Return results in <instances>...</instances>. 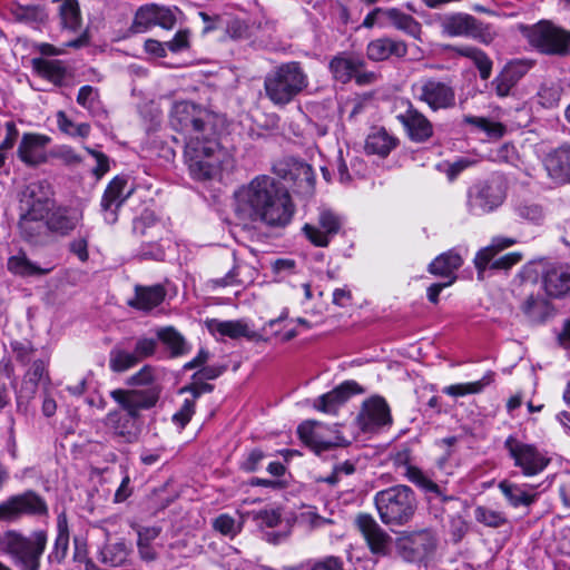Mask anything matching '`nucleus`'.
<instances>
[{"instance_id": "1", "label": "nucleus", "mask_w": 570, "mask_h": 570, "mask_svg": "<svg viewBox=\"0 0 570 570\" xmlns=\"http://www.w3.org/2000/svg\"><path fill=\"white\" fill-rule=\"evenodd\" d=\"M236 214L243 219L284 227L293 218L294 205L287 189L275 178L261 175L235 194Z\"/></svg>"}, {"instance_id": "2", "label": "nucleus", "mask_w": 570, "mask_h": 570, "mask_svg": "<svg viewBox=\"0 0 570 570\" xmlns=\"http://www.w3.org/2000/svg\"><path fill=\"white\" fill-rule=\"evenodd\" d=\"M110 396L120 410L110 411L106 415V426L116 439L125 443L136 442L140 433V411L149 410L157 404L160 389L157 386L134 390L117 389L110 392Z\"/></svg>"}, {"instance_id": "3", "label": "nucleus", "mask_w": 570, "mask_h": 570, "mask_svg": "<svg viewBox=\"0 0 570 570\" xmlns=\"http://www.w3.org/2000/svg\"><path fill=\"white\" fill-rule=\"evenodd\" d=\"M184 156L190 176L199 181L216 179L234 167V158L219 144L217 132L187 139Z\"/></svg>"}, {"instance_id": "4", "label": "nucleus", "mask_w": 570, "mask_h": 570, "mask_svg": "<svg viewBox=\"0 0 570 570\" xmlns=\"http://www.w3.org/2000/svg\"><path fill=\"white\" fill-rule=\"evenodd\" d=\"M48 543L45 530L24 534L18 530L0 533V556L8 557L19 570H40L41 557Z\"/></svg>"}, {"instance_id": "5", "label": "nucleus", "mask_w": 570, "mask_h": 570, "mask_svg": "<svg viewBox=\"0 0 570 570\" xmlns=\"http://www.w3.org/2000/svg\"><path fill=\"white\" fill-rule=\"evenodd\" d=\"M308 86V76L297 61L279 65L264 78V90L276 107L291 104Z\"/></svg>"}, {"instance_id": "6", "label": "nucleus", "mask_w": 570, "mask_h": 570, "mask_svg": "<svg viewBox=\"0 0 570 570\" xmlns=\"http://www.w3.org/2000/svg\"><path fill=\"white\" fill-rule=\"evenodd\" d=\"M218 116L191 101H176L169 112L171 128L184 135L185 141L205 135H215Z\"/></svg>"}, {"instance_id": "7", "label": "nucleus", "mask_w": 570, "mask_h": 570, "mask_svg": "<svg viewBox=\"0 0 570 570\" xmlns=\"http://www.w3.org/2000/svg\"><path fill=\"white\" fill-rule=\"evenodd\" d=\"M374 503L381 521L389 525H404L414 515L417 501L414 491L403 484L379 491Z\"/></svg>"}, {"instance_id": "8", "label": "nucleus", "mask_w": 570, "mask_h": 570, "mask_svg": "<svg viewBox=\"0 0 570 570\" xmlns=\"http://www.w3.org/2000/svg\"><path fill=\"white\" fill-rule=\"evenodd\" d=\"M530 46L549 56L566 57L570 55V31L550 21L541 20L532 26L519 27Z\"/></svg>"}, {"instance_id": "9", "label": "nucleus", "mask_w": 570, "mask_h": 570, "mask_svg": "<svg viewBox=\"0 0 570 570\" xmlns=\"http://www.w3.org/2000/svg\"><path fill=\"white\" fill-rule=\"evenodd\" d=\"M411 92L433 112L452 109L456 104V90L448 77H423L412 83Z\"/></svg>"}, {"instance_id": "10", "label": "nucleus", "mask_w": 570, "mask_h": 570, "mask_svg": "<svg viewBox=\"0 0 570 570\" xmlns=\"http://www.w3.org/2000/svg\"><path fill=\"white\" fill-rule=\"evenodd\" d=\"M466 207L472 215L489 214L499 208L505 200L507 186L499 176L473 184L466 194Z\"/></svg>"}, {"instance_id": "11", "label": "nucleus", "mask_w": 570, "mask_h": 570, "mask_svg": "<svg viewBox=\"0 0 570 570\" xmlns=\"http://www.w3.org/2000/svg\"><path fill=\"white\" fill-rule=\"evenodd\" d=\"M297 434L301 441L317 455L334 448L350 444L342 435L337 424L326 425L315 421H306L298 425Z\"/></svg>"}, {"instance_id": "12", "label": "nucleus", "mask_w": 570, "mask_h": 570, "mask_svg": "<svg viewBox=\"0 0 570 570\" xmlns=\"http://www.w3.org/2000/svg\"><path fill=\"white\" fill-rule=\"evenodd\" d=\"M46 500L32 490L9 497L0 503V521H14L21 515H47Z\"/></svg>"}, {"instance_id": "13", "label": "nucleus", "mask_w": 570, "mask_h": 570, "mask_svg": "<svg viewBox=\"0 0 570 570\" xmlns=\"http://www.w3.org/2000/svg\"><path fill=\"white\" fill-rule=\"evenodd\" d=\"M441 27L443 32L451 37H469L483 43H490L494 38L490 26L466 13L445 16Z\"/></svg>"}, {"instance_id": "14", "label": "nucleus", "mask_w": 570, "mask_h": 570, "mask_svg": "<svg viewBox=\"0 0 570 570\" xmlns=\"http://www.w3.org/2000/svg\"><path fill=\"white\" fill-rule=\"evenodd\" d=\"M365 66L366 62L361 56L346 52L333 57L330 61L331 72L342 83H347L353 78L357 85L374 82L376 75L373 71H366Z\"/></svg>"}, {"instance_id": "15", "label": "nucleus", "mask_w": 570, "mask_h": 570, "mask_svg": "<svg viewBox=\"0 0 570 570\" xmlns=\"http://www.w3.org/2000/svg\"><path fill=\"white\" fill-rule=\"evenodd\" d=\"M504 446L514 460L515 466H519L527 476L541 473L549 463V459L534 445L522 443L512 435L505 440Z\"/></svg>"}, {"instance_id": "16", "label": "nucleus", "mask_w": 570, "mask_h": 570, "mask_svg": "<svg viewBox=\"0 0 570 570\" xmlns=\"http://www.w3.org/2000/svg\"><path fill=\"white\" fill-rule=\"evenodd\" d=\"M402 104L405 109L396 115V119L403 126L406 136L413 142H426L434 134L433 124L411 100L405 99Z\"/></svg>"}, {"instance_id": "17", "label": "nucleus", "mask_w": 570, "mask_h": 570, "mask_svg": "<svg viewBox=\"0 0 570 570\" xmlns=\"http://www.w3.org/2000/svg\"><path fill=\"white\" fill-rule=\"evenodd\" d=\"M343 225L342 217L328 208H321L316 224L306 223L302 230L306 238L317 247L328 246Z\"/></svg>"}, {"instance_id": "18", "label": "nucleus", "mask_w": 570, "mask_h": 570, "mask_svg": "<svg viewBox=\"0 0 570 570\" xmlns=\"http://www.w3.org/2000/svg\"><path fill=\"white\" fill-rule=\"evenodd\" d=\"M397 547L405 561L420 562L434 551L436 539L430 530L413 531L400 538Z\"/></svg>"}, {"instance_id": "19", "label": "nucleus", "mask_w": 570, "mask_h": 570, "mask_svg": "<svg viewBox=\"0 0 570 570\" xmlns=\"http://www.w3.org/2000/svg\"><path fill=\"white\" fill-rule=\"evenodd\" d=\"M132 191V186L129 184L128 179L122 176L115 177L108 184L100 204L106 223L115 224L117 222V210Z\"/></svg>"}, {"instance_id": "20", "label": "nucleus", "mask_w": 570, "mask_h": 570, "mask_svg": "<svg viewBox=\"0 0 570 570\" xmlns=\"http://www.w3.org/2000/svg\"><path fill=\"white\" fill-rule=\"evenodd\" d=\"M357 525L372 554L382 558L392 552V537L371 515L361 514L357 518Z\"/></svg>"}, {"instance_id": "21", "label": "nucleus", "mask_w": 570, "mask_h": 570, "mask_svg": "<svg viewBox=\"0 0 570 570\" xmlns=\"http://www.w3.org/2000/svg\"><path fill=\"white\" fill-rule=\"evenodd\" d=\"M357 422L364 432H374L382 426L390 425L392 416L386 401L380 396L365 401L357 415Z\"/></svg>"}, {"instance_id": "22", "label": "nucleus", "mask_w": 570, "mask_h": 570, "mask_svg": "<svg viewBox=\"0 0 570 570\" xmlns=\"http://www.w3.org/2000/svg\"><path fill=\"white\" fill-rule=\"evenodd\" d=\"M50 186L46 183H33L27 187L22 200V213L33 217L47 218L52 207Z\"/></svg>"}, {"instance_id": "23", "label": "nucleus", "mask_w": 570, "mask_h": 570, "mask_svg": "<svg viewBox=\"0 0 570 570\" xmlns=\"http://www.w3.org/2000/svg\"><path fill=\"white\" fill-rule=\"evenodd\" d=\"M50 142L46 135L27 132L22 136L17 154L28 166H38L47 160L45 148Z\"/></svg>"}, {"instance_id": "24", "label": "nucleus", "mask_w": 570, "mask_h": 570, "mask_svg": "<svg viewBox=\"0 0 570 570\" xmlns=\"http://www.w3.org/2000/svg\"><path fill=\"white\" fill-rule=\"evenodd\" d=\"M406 55L407 46L404 41L386 36L371 40L366 46V57L374 62L385 61L392 57L404 58Z\"/></svg>"}, {"instance_id": "25", "label": "nucleus", "mask_w": 570, "mask_h": 570, "mask_svg": "<svg viewBox=\"0 0 570 570\" xmlns=\"http://www.w3.org/2000/svg\"><path fill=\"white\" fill-rule=\"evenodd\" d=\"M364 390L355 381H345L334 390L321 395L316 409L325 413H335L352 395L361 394Z\"/></svg>"}, {"instance_id": "26", "label": "nucleus", "mask_w": 570, "mask_h": 570, "mask_svg": "<svg viewBox=\"0 0 570 570\" xmlns=\"http://www.w3.org/2000/svg\"><path fill=\"white\" fill-rule=\"evenodd\" d=\"M543 164L552 180L558 184L570 181V146H561L549 153Z\"/></svg>"}, {"instance_id": "27", "label": "nucleus", "mask_w": 570, "mask_h": 570, "mask_svg": "<svg viewBox=\"0 0 570 570\" xmlns=\"http://www.w3.org/2000/svg\"><path fill=\"white\" fill-rule=\"evenodd\" d=\"M18 228L21 238L32 245L45 244L49 237L46 218L33 217L32 215L21 213Z\"/></svg>"}, {"instance_id": "28", "label": "nucleus", "mask_w": 570, "mask_h": 570, "mask_svg": "<svg viewBox=\"0 0 570 570\" xmlns=\"http://www.w3.org/2000/svg\"><path fill=\"white\" fill-rule=\"evenodd\" d=\"M543 287L549 296L560 297L570 293V265H553L543 274Z\"/></svg>"}, {"instance_id": "29", "label": "nucleus", "mask_w": 570, "mask_h": 570, "mask_svg": "<svg viewBox=\"0 0 570 570\" xmlns=\"http://www.w3.org/2000/svg\"><path fill=\"white\" fill-rule=\"evenodd\" d=\"M82 218V213L73 207H57L47 219L49 233L68 235L71 233Z\"/></svg>"}, {"instance_id": "30", "label": "nucleus", "mask_w": 570, "mask_h": 570, "mask_svg": "<svg viewBox=\"0 0 570 570\" xmlns=\"http://www.w3.org/2000/svg\"><path fill=\"white\" fill-rule=\"evenodd\" d=\"M399 139L384 128H373L365 140V151L385 158L396 148Z\"/></svg>"}, {"instance_id": "31", "label": "nucleus", "mask_w": 570, "mask_h": 570, "mask_svg": "<svg viewBox=\"0 0 570 570\" xmlns=\"http://www.w3.org/2000/svg\"><path fill=\"white\" fill-rule=\"evenodd\" d=\"M166 296V289L163 285L153 286L137 285L135 287V297L129 301V305L140 311H151L157 307Z\"/></svg>"}, {"instance_id": "32", "label": "nucleus", "mask_w": 570, "mask_h": 570, "mask_svg": "<svg viewBox=\"0 0 570 570\" xmlns=\"http://www.w3.org/2000/svg\"><path fill=\"white\" fill-rule=\"evenodd\" d=\"M8 10L13 19L18 22L26 23L38 28L45 23L48 16L43 7L39 4H20L18 2H11L8 6Z\"/></svg>"}, {"instance_id": "33", "label": "nucleus", "mask_w": 570, "mask_h": 570, "mask_svg": "<svg viewBox=\"0 0 570 570\" xmlns=\"http://www.w3.org/2000/svg\"><path fill=\"white\" fill-rule=\"evenodd\" d=\"M207 328L210 333H217L222 336H227L233 340L240 337H253V332L249 326L240 320L236 321H219L216 318L206 322Z\"/></svg>"}, {"instance_id": "34", "label": "nucleus", "mask_w": 570, "mask_h": 570, "mask_svg": "<svg viewBox=\"0 0 570 570\" xmlns=\"http://www.w3.org/2000/svg\"><path fill=\"white\" fill-rule=\"evenodd\" d=\"M463 264L462 257L453 249L439 255L429 265V272L435 276H442L449 279L456 277L454 275Z\"/></svg>"}, {"instance_id": "35", "label": "nucleus", "mask_w": 570, "mask_h": 570, "mask_svg": "<svg viewBox=\"0 0 570 570\" xmlns=\"http://www.w3.org/2000/svg\"><path fill=\"white\" fill-rule=\"evenodd\" d=\"M160 533V527H140L137 530V549L141 560L151 562L158 558V551L153 542Z\"/></svg>"}, {"instance_id": "36", "label": "nucleus", "mask_w": 570, "mask_h": 570, "mask_svg": "<svg viewBox=\"0 0 570 570\" xmlns=\"http://www.w3.org/2000/svg\"><path fill=\"white\" fill-rule=\"evenodd\" d=\"M69 550V529L65 514H60L57 520V537L52 550L48 554L50 563L61 564Z\"/></svg>"}, {"instance_id": "37", "label": "nucleus", "mask_w": 570, "mask_h": 570, "mask_svg": "<svg viewBox=\"0 0 570 570\" xmlns=\"http://www.w3.org/2000/svg\"><path fill=\"white\" fill-rule=\"evenodd\" d=\"M7 268L10 273L21 277L42 276L49 274L52 269L51 267L41 268L37 266L23 252L10 256L7 262Z\"/></svg>"}, {"instance_id": "38", "label": "nucleus", "mask_w": 570, "mask_h": 570, "mask_svg": "<svg viewBox=\"0 0 570 570\" xmlns=\"http://www.w3.org/2000/svg\"><path fill=\"white\" fill-rule=\"evenodd\" d=\"M514 216L532 224H540L546 216L544 208L530 198H517L512 203Z\"/></svg>"}, {"instance_id": "39", "label": "nucleus", "mask_w": 570, "mask_h": 570, "mask_svg": "<svg viewBox=\"0 0 570 570\" xmlns=\"http://www.w3.org/2000/svg\"><path fill=\"white\" fill-rule=\"evenodd\" d=\"M514 243L513 238L498 236L492 239L490 246L479 250L474 258L479 278L482 277L483 272L488 268V265L495 257L498 252L512 246Z\"/></svg>"}, {"instance_id": "40", "label": "nucleus", "mask_w": 570, "mask_h": 570, "mask_svg": "<svg viewBox=\"0 0 570 570\" xmlns=\"http://www.w3.org/2000/svg\"><path fill=\"white\" fill-rule=\"evenodd\" d=\"M386 24L390 23L406 35L419 38L421 33V24L410 14L397 8H386Z\"/></svg>"}, {"instance_id": "41", "label": "nucleus", "mask_w": 570, "mask_h": 570, "mask_svg": "<svg viewBox=\"0 0 570 570\" xmlns=\"http://www.w3.org/2000/svg\"><path fill=\"white\" fill-rule=\"evenodd\" d=\"M521 308L531 323H542L551 314L549 302L540 295H529Z\"/></svg>"}, {"instance_id": "42", "label": "nucleus", "mask_w": 570, "mask_h": 570, "mask_svg": "<svg viewBox=\"0 0 570 570\" xmlns=\"http://www.w3.org/2000/svg\"><path fill=\"white\" fill-rule=\"evenodd\" d=\"M157 336L170 350L173 357L185 355L190 351L184 336L174 327L160 328Z\"/></svg>"}, {"instance_id": "43", "label": "nucleus", "mask_w": 570, "mask_h": 570, "mask_svg": "<svg viewBox=\"0 0 570 570\" xmlns=\"http://www.w3.org/2000/svg\"><path fill=\"white\" fill-rule=\"evenodd\" d=\"M499 489L508 502L514 508L521 505L528 507L537 500L535 493H530L523 490L521 487L508 481L500 482Z\"/></svg>"}, {"instance_id": "44", "label": "nucleus", "mask_w": 570, "mask_h": 570, "mask_svg": "<svg viewBox=\"0 0 570 570\" xmlns=\"http://www.w3.org/2000/svg\"><path fill=\"white\" fill-rule=\"evenodd\" d=\"M404 475L410 482L421 488L424 492L433 493L436 498H440L442 501L449 499L443 494L441 488L435 482H433L421 469L413 465H407L405 468Z\"/></svg>"}, {"instance_id": "45", "label": "nucleus", "mask_w": 570, "mask_h": 570, "mask_svg": "<svg viewBox=\"0 0 570 570\" xmlns=\"http://www.w3.org/2000/svg\"><path fill=\"white\" fill-rule=\"evenodd\" d=\"M460 56L466 57L473 61L483 80H488L492 72V61L484 51L479 48L464 46L456 48Z\"/></svg>"}, {"instance_id": "46", "label": "nucleus", "mask_w": 570, "mask_h": 570, "mask_svg": "<svg viewBox=\"0 0 570 570\" xmlns=\"http://www.w3.org/2000/svg\"><path fill=\"white\" fill-rule=\"evenodd\" d=\"M493 376L494 374L492 372H488L479 381L445 386L443 389V393L453 397H460L468 394H476L482 392L483 389L493 381Z\"/></svg>"}, {"instance_id": "47", "label": "nucleus", "mask_w": 570, "mask_h": 570, "mask_svg": "<svg viewBox=\"0 0 570 570\" xmlns=\"http://www.w3.org/2000/svg\"><path fill=\"white\" fill-rule=\"evenodd\" d=\"M155 26H157V4L148 3L136 11L130 30L135 33H141Z\"/></svg>"}, {"instance_id": "48", "label": "nucleus", "mask_w": 570, "mask_h": 570, "mask_svg": "<svg viewBox=\"0 0 570 570\" xmlns=\"http://www.w3.org/2000/svg\"><path fill=\"white\" fill-rule=\"evenodd\" d=\"M37 71L55 85H61L66 77V68L59 60L35 59Z\"/></svg>"}, {"instance_id": "49", "label": "nucleus", "mask_w": 570, "mask_h": 570, "mask_svg": "<svg viewBox=\"0 0 570 570\" xmlns=\"http://www.w3.org/2000/svg\"><path fill=\"white\" fill-rule=\"evenodd\" d=\"M139 363L134 351H128L119 345L115 346L109 354V367L114 372H125Z\"/></svg>"}, {"instance_id": "50", "label": "nucleus", "mask_w": 570, "mask_h": 570, "mask_svg": "<svg viewBox=\"0 0 570 570\" xmlns=\"http://www.w3.org/2000/svg\"><path fill=\"white\" fill-rule=\"evenodd\" d=\"M100 561L110 567L124 566L129 556V549L124 542L107 544L100 550Z\"/></svg>"}, {"instance_id": "51", "label": "nucleus", "mask_w": 570, "mask_h": 570, "mask_svg": "<svg viewBox=\"0 0 570 570\" xmlns=\"http://www.w3.org/2000/svg\"><path fill=\"white\" fill-rule=\"evenodd\" d=\"M474 519L489 528H500L508 523V518L503 511L485 505H478L474 509Z\"/></svg>"}, {"instance_id": "52", "label": "nucleus", "mask_w": 570, "mask_h": 570, "mask_svg": "<svg viewBox=\"0 0 570 570\" xmlns=\"http://www.w3.org/2000/svg\"><path fill=\"white\" fill-rule=\"evenodd\" d=\"M61 26L69 30H77L81 22L79 4L77 0H63L59 6Z\"/></svg>"}, {"instance_id": "53", "label": "nucleus", "mask_w": 570, "mask_h": 570, "mask_svg": "<svg viewBox=\"0 0 570 570\" xmlns=\"http://www.w3.org/2000/svg\"><path fill=\"white\" fill-rule=\"evenodd\" d=\"M252 519L261 528H275L281 523L282 514L279 509L266 508L246 512L243 518Z\"/></svg>"}, {"instance_id": "54", "label": "nucleus", "mask_w": 570, "mask_h": 570, "mask_svg": "<svg viewBox=\"0 0 570 570\" xmlns=\"http://www.w3.org/2000/svg\"><path fill=\"white\" fill-rule=\"evenodd\" d=\"M463 122L479 128L480 130L487 132L489 137L493 138L502 137L505 131L502 124L491 121L484 117L468 115L463 117Z\"/></svg>"}, {"instance_id": "55", "label": "nucleus", "mask_w": 570, "mask_h": 570, "mask_svg": "<svg viewBox=\"0 0 570 570\" xmlns=\"http://www.w3.org/2000/svg\"><path fill=\"white\" fill-rule=\"evenodd\" d=\"M243 522L236 521L232 515L227 513L219 514L213 520V528L220 534L234 538L242 530Z\"/></svg>"}, {"instance_id": "56", "label": "nucleus", "mask_w": 570, "mask_h": 570, "mask_svg": "<svg viewBox=\"0 0 570 570\" xmlns=\"http://www.w3.org/2000/svg\"><path fill=\"white\" fill-rule=\"evenodd\" d=\"M355 472V464L351 461H344L334 465L333 471L327 476L316 479V482H324L330 485H336L344 475H351Z\"/></svg>"}, {"instance_id": "57", "label": "nucleus", "mask_w": 570, "mask_h": 570, "mask_svg": "<svg viewBox=\"0 0 570 570\" xmlns=\"http://www.w3.org/2000/svg\"><path fill=\"white\" fill-rule=\"evenodd\" d=\"M533 62L530 60H513L505 65L502 72L507 75L510 79H513L514 83L527 75V72L532 68Z\"/></svg>"}, {"instance_id": "58", "label": "nucleus", "mask_w": 570, "mask_h": 570, "mask_svg": "<svg viewBox=\"0 0 570 570\" xmlns=\"http://www.w3.org/2000/svg\"><path fill=\"white\" fill-rule=\"evenodd\" d=\"M157 340L153 337H139L134 345V353L139 361H144L155 354L157 350Z\"/></svg>"}, {"instance_id": "59", "label": "nucleus", "mask_w": 570, "mask_h": 570, "mask_svg": "<svg viewBox=\"0 0 570 570\" xmlns=\"http://www.w3.org/2000/svg\"><path fill=\"white\" fill-rule=\"evenodd\" d=\"M98 99L99 92L97 88L89 85L80 87L77 95V102L81 107L86 108L87 110H92L98 104Z\"/></svg>"}, {"instance_id": "60", "label": "nucleus", "mask_w": 570, "mask_h": 570, "mask_svg": "<svg viewBox=\"0 0 570 570\" xmlns=\"http://www.w3.org/2000/svg\"><path fill=\"white\" fill-rule=\"evenodd\" d=\"M195 413V402L194 400L186 399L179 409L173 415V422L177 424L180 429H184L188 422L190 421L193 414Z\"/></svg>"}, {"instance_id": "61", "label": "nucleus", "mask_w": 570, "mask_h": 570, "mask_svg": "<svg viewBox=\"0 0 570 570\" xmlns=\"http://www.w3.org/2000/svg\"><path fill=\"white\" fill-rule=\"evenodd\" d=\"M179 12L177 8L170 9L157 4V26L170 30L176 24V13Z\"/></svg>"}, {"instance_id": "62", "label": "nucleus", "mask_w": 570, "mask_h": 570, "mask_svg": "<svg viewBox=\"0 0 570 570\" xmlns=\"http://www.w3.org/2000/svg\"><path fill=\"white\" fill-rule=\"evenodd\" d=\"M128 384L130 385H147L149 387L157 386L161 390L158 384H154V374L153 367L149 365H145L140 371L135 373L128 379Z\"/></svg>"}, {"instance_id": "63", "label": "nucleus", "mask_w": 570, "mask_h": 570, "mask_svg": "<svg viewBox=\"0 0 570 570\" xmlns=\"http://www.w3.org/2000/svg\"><path fill=\"white\" fill-rule=\"evenodd\" d=\"M264 459L265 453L259 449H254L244 458L240 468L246 472H255L261 468Z\"/></svg>"}, {"instance_id": "64", "label": "nucleus", "mask_w": 570, "mask_h": 570, "mask_svg": "<svg viewBox=\"0 0 570 570\" xmlns=\"http://www.w3.org/2000/svg\"><path fill=\"white\" fill-rule=\"evenodd\" d=\"M309 570H344L342 559L330 556L312 563Z\"/></svg>"}]
</instances>
